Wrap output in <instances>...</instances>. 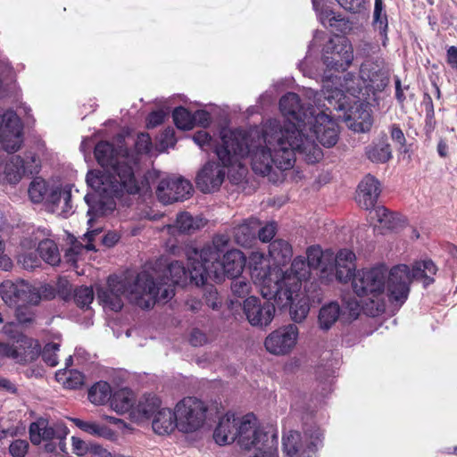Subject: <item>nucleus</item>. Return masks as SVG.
Masks as SVG:
<instances>
[{"label":"nucleus","instance_id":"f257e3e1","mask_svg":"<svg viewBox=\"0 0 457 457\" xmlns=\"http://www.w3.org/2000/svg\"><path fill=\"white\" fill-rule=\"evenodd\" d=\"M282 139L283 135L275 121L248 133L223 129L220 144L215 147L222 166L214 162L204 164L197 173L196 187L204 193L218 190L225 179V167L237 166L244 170L241 162L246 157L250 158L252 169L257 174L269 175L274 167L287 170L292 164L293 148Z\"/></svg>","mask_w":457,"mask_h":457},{"label":"nucleus","instance_id":"f03ea898","mask_svg":"<svg viewBox=\"0 0 457 457\" xmlns=\"http://www.w3.org/2000/svg\"><path fill=\"white\" fill-rule=\"evenodd\" d=\"M95 156L103 170L89 171L87 175V185L95 190V194L84 197L88 205L90 228L95 218L105 216L115 209V197L124 193L137 194L142 189L134 171L137 158L126 149H116L109 142L102 141L95 147Z\"/></svg>","mask_w":457,"mask_h":457},{"label":"nucleus","instance_id":"7ed1b4c3","mask_svg":"<svg viewBox=\"0 0 457 457\" xmlns=\"http://www.w3.org/2000/svg\"><path fill=\"white\" fill-rule=\"evenodd\" d=\"M305 96L317 105V112H311V120L302 129L296 128L295 124H289L282 127L280 121L276 119H270L262 125H266L271 121L278 124L281 134L283 135V143L288 145L293 149L292 164L287 169L293 167L295 160V153L303 154L307 162L314 163L318 162L322 152L319 145L315 143V138L324 146L331 147L337 142L338 127L334 119L331 118V111L328 104L321 100V95L319 92L308 88Z\"/></svg>","mask_w":457,"mask_h":457},{"label":"nucleus","instance_id":"20e7f679","mask_svg":"<svg viewBox=\"0 0 457 457\" xmlns=\"http://www.w3.org/2000/svg\"><path fill=\"white\" fill-rule=\"evenodd\" d=\"M411 277L405 264L394 266L390 270L384 265L358 270L353 278V292L361 297H367L375 304L370 314L376 316L385 310L382 297L386 295L395 306H402L410 293Z\"/></svg>","mask_w":457,"mask_h":457},{"label":"nucleus","instance_id":"39448f33","mask_svg":"<svg viewBox=\"0 0 457 457\" xmlns=\"http://www.w3.org/2000/svg\"><path fill=\"white\" fill-rule=\"evenodd\" d=\"M229 241L228 235L218 234L201 250L195 247L187 250L193 268L191 278L196 286L204 285L209 278L221 281L225 275L236 278L241 274L245 264V256L239 250H228Z\"/></svg>","mask_w":457,"mask_h":457},{"label":"nucleus","instance_id":"423d86ee","mask_svg":"<svg viewBox=\"0 0 457 457\" xmlns=\"http://www.w3.org/2000/svg\"><path fill=\"white\" fill-rule=\"evenodd\" d=\"M213 438L220 445L237 441L242 449L249 453L248 457H272L275 428L272 426H258L252 413L242 418L227 413L220 420Z\"/></svg>","mask_w":457,"mask_h":457},{"label":"nucleus","instance_id":"0eeeda50","mask_svg":"<svg viewBox=\"0 0 457 457\" xmlns=\"http://www.w3.org/2000/svg\"><path fill=\"white\" fill-rule=\"evenodd\" d=\"M172 294L171 288L168 287L159 295L158 292H155L151 276L146 272H141L137 276L112 275L108 278L107 285L97 292L103 306L114 312L121 310L125 298L142 309H149L157 303L158 298L167 299Z\"/></svg>","mask_w":457,"mask_h":457},{"label":"nucleus","instance_id":"6e6552de","mask_svg":"<svg viewBox=\"0 0 457 457\" xmlns=\"http://www.w3.org/2000/svg\"><path fill=\"white\" fill-rule=\"evenodd\" d=\"M252 276L259 284L262 296H277L286 304L302 288L303 282L311 277V268L303 257L298 256L285 272L278 268L255 265Z\"/></svg>","mask_w":457,"mask_h":457},{"label":"nucleus","instance_id":"1a4fd4ad","mask_svg":"<svg viewBox=\"0 0 457 457\" xmlns=\"http://www.w3.org/2000/svg\"><path fill=\"white\" fill-rule=\"evenodd\" d=\"M321 100L329 104V108L340 111L345 106V92L352 96L359 94L366 84L361 78L356 77L351 72L345 73L343 78L335 74H327L322 79Z\"/></svg>","mask_w":457,"mask_h":457},{"label":"nucleus","instance_id":"9d476101","mask_svg":"<svg viewBox=\"0 0 457 457\" xmlns=\"http://www.w3.org/2000/svg\"><path fill=\"white\" fill-rule=\"evenodd\" d=\"M28 194L30 201L34 204L45 202L52 212H58L67 215L72 206L71 204V192L70 189H62L58 186L50 187L45 179L40 177L35 178L29 184Z\"/></svg>","mask_w":457,"mask_h":457},{"label":"nucleus","instance_id":"9b49d317","mask_svg":"<svg viewBox=\"0 0 457 457\" xmlns=\"http://www.w3.org/2000/svg\"><path fill=\"white\" fill-rule=\"evenodd\" d=\"M68 429L61 424H50L45 419H39L29 426V436L33 445L45 442L48 453H67L65 438Z\"/></svg>","mask_w":457,"mask_h":457},{"label":"nucleus","instance_id":"f8f14e48","mask_svg":"<svg viewBox=\"0 0 457 457\" xmlns=\"http://www.w3.org/2000/svg\"><path fill=\"white\" fill-rule=\"evenodd\" d=\"M177 428L182 433H193L200 429L206 420L207 406L195 397H185L175 406Z\"/></svg>","mask_w":457,"mask_h":457},{"label":"nucleus","instance_id":"ddd939ff","mask_svg":"<svg viewBox=\"0 0 457 457\" xmlns=\"http://www.w3.org/2000/svg\"><path fill=\"white\" fill-rule=\"evenodd\" d=\"M40 160L36 154L28 152L23 156L12 155L0 162V183L16 185L25 175L37 173Z\"/></svg>","mask_w":457,"mask_h":457},{"label":"nucleus","instance_id":"4468645a","mask_svg":"<svg viewBox=\"0 0 457 457\" xmlns=\"http://www.w3.org/2000/svg\"><path fill=\"white\" fill-rule=\"evenodd\" d=\"M306 443H303L298 431L289 430L282 437L283 452L287 457H312L321 445L322 433L313 427L305 433Z\"/></svg>","mask_w":457,"mask_h":457},{"label":"nucleus","instance_id":"2eb2a0df","mask_svg":"<svg viewBox=\"0 0 457 457\" xmlns=\"http://www.w3.org/2000/svg\"><path fill=\"white\" fill-rule=\"evenodd\" d=\"M324 75L346 71L353 61V48L347 38L330 39L323 49Z\"/></svg>","mask_w":457,"mask_h":457},{"label":"nucleus","instance_id":"dca6fc26","mask_svg":"<svg viewBox=\"0 0 457 457\" xmlns=\"http://www.w3.org/2000/svg\"><path fill=\"white\" fill-rule=\"evenodd\" d=\"M0 294L4 302L11 307L37 305L41 300L37 289L23 280L3 281L0 285Z\"/></svg>","mask_w":457,"mask_h":457},{"label":"nucleus","instance_id":"f3484780","mask_svg":"<svg viewBox=\"0 0 457 457\" xmlns=\"http://www.w3.org/2000/svg\"><path fill=\"white\" fill-rule=\"evenodd\" d=\"M39 352L38 344L23 335H20L12 342H0V355L11 358L19 363L33 361Z\"/></svg>","mask_w":457,"mask_h":457},{"label":"nucleus","instance_id":"a211bd4d","mask_svg":"<svg viewBox=\"0 0 457 457\" xmlns=\"http://www.w3.org/2000/svg\"><path fill=\"white\" fill-rule=\"evenodd\" d=\"M0 142L6 152L18 151L22 144L21 124L18 115L12 111L0 108Z\"/></svg>","mask_w":457,"mask_h":457},{"label":"nucleus","instance_id":"6ab92c4d","mask_svg":"<svg viewBox=\"0 0 457 457\" xmlns=\"http://www.w3.org/2000/svg\"><path fill=\"white\" fill-rule=\"evenodd\" d=\"M299 329L295 324H288L272 331L264 341L266 350L275 355L289 353L296 345Z\"/></svg>","mask_w":457,"mask_h":457},{"label":"nucleus","instance_id":"aec40b11","mask_svg":"<svg viewBox=\"0 0 457 457\" xmlns=\"http://www.w3.org/2000/svg\"><path fill=\"white\" fill-rule=\"evenodd\" d=\"M305 108L301 103V100L297 94L289 92L283 96L279 101V108L282 114L287 117L290 121H296L297 125L293 122L289 124H295L296 128L302 129L305 124L308 123V120H311V112H317V105ZM286 126V124L282 125Z\"/></svg>","mask_w":457,"mask_h":457},{"label":"nucleus","instance_id":"412c9836","mask_svg":"<svg viewBox=\"0 0 457 457\" xmlns=\"http://www.w3.org/2000/svg\"><path fill=\"white\" fill-rule=\"evenodd\" d=\"M243 312L253 327H266L272 321L275 305L269 301H262L255 296L246 298L243 303Z\"/></svg>","mask_w":457,"mask_h":457},{"label":"nucleus","instance_id":"4be33fe9","mask_svg":"<svg viewBox=\"0 0 457 457\" xmlns=\"http://www.w3.org/2000/svg\"><path fill=\"white\" fill-rule=\"evenodd\" d=\"M192 191L193 187L188 180L183 178H166L159 182L156 195L160 202L170 204L187 199Z\"/></svg>","mask_w":457,"mask_h":457},{"label":"nucleus","instance_id":"5701e85b","mask_svg":"<svg viewBox=\"0 0 457 457\" xmlns=\"http://www.w3.org/2000/svg\"><path fill=\"white\" fill-rule=\"evenodd\" d=\"M189 247L190 246L187 247L186 251ZM186 256H187V255L186 254ZM187 265H188L187 269H186L184 267V265L182 264V262H180L179 261L172 262L169 264L168 269H167V273H169L170 278H167V281H163V279H161V281L156 283L151 277L153 284L154 285L155 292H158L159 295H161L162 293L163 292V290L168 287L171 288L172 293H173L172 295L167 299L158 298L157 302H159V301L167 302L168 300L171 299L175 294L174 293V286L175 285L184 287L187 284L188 281L195 284V281L194 279H192V278H191V270L193 269L192 265L189 262L188 257H187Z\"/></svg>","mask_w":457,"mask_h":457},{"label":"nucleus","instance_id":"b1692460","mask_svg":"<svg viewBox=\"0 0 457 457\" xmlns=\"http://www.w3.org/2000/svg\"><path fill=\"white\" fill-rule=\"evenodd\" d=\"M360 77L366 84V87L374 91H382L388 83L387 71L383 68L382 62L379 60H365L360 68Z\"/></svg>","mask_w":457,"mask_h":457},{"label":"nucleus","instance_id":"393cba45","mask_svg":"<svg viewBox=\"0 0 457 457\" xmlns=\"http://www.w3.org/2000/svg\"><path fill=\"white\" fill-rule=\"evenodd\" d=\"M307 263L311 270H319L320 278L329 282L334 277V254L329 251L323 252L319 246H310L306 252Z\"/></svg>","mask_w":457,"mask_h":457},{"label":"nucleus","instance_id":"a878e982","mask_svg":"<svg viewBox=\"0 0 457 457\" xmlns=\"http://www.w3.org/2000/svg\"><path fill=\"white\" fill-rule=\"evenodd\" d=\"M379 194V181L375 177L368 174L359 183L355 200L362 209L370 210L375 206Z\"/></svg>","mask_w":457,"mask_h":457},{"label":"nucleus","instance_id":"bb28decb","mask_svg":"<svg viewBox=\"0 0 457 457\" xmlns=\"http://www.w3.org/2000/svg\"><path fill=\"white\" fill-rule=\"evenodd\" d=\"M267 300H274L275 303L280 308L289 307L291 319L297 323L303 322L310 312V296L306 292L298 291L294 294L288 303L283 304L277 296H263Z\"/></svg>","mask_w":457,"mask_h":457},{"label":"nucleus","instance_id":"cd10ccee","mask_svg":"<svg viewBox=\"0 0 457 457\" xmlns=\"http://www.w3.org/2000/svg\"><path fill=\"white\" fill-rule=\"evenodd\" d=\"M355 259L354 253L348 249H342L334 256V276L339 282L346 283L353 279L356 273Z\"/></svg>","mask_w":457,"mask_h":457},{"label":"nucleus","instance_id":"c85d7f7f","mask_svg":"<svg viewBox=\"0 0 457 457\" xmlns=\"http://www.w3.org/2000/svg\"><path fill=\"white\" fill-rule=\"evenodd\" d=\"M160 398L154 395H143L130 412L136 422H143L152 418L162 407Z\"/></svg>","mask_w":457,"mask_h":457},{"label":"nucleus","instance_id":"c756f323","mask_svg":"<svg viewBox=\"0 0 457 457\" xmlns=\"http://www.w3.org/2000/svg\"><path fill=\"white\" fill-rule=\"evenodd\" d=\"M259 226L260 221L255 218L244 220L233 228L235 242L243 247L250 246L255 239Z\"/></svg>","mask_w":457,"mask_h":457},{"label":"nucleus","instance_id":"7c9ffc66","mask_svg":"<svg viewBox=\"0 0 457 457\" xmlns=\"http://www.w3.org/2000/svg\"><path fill=\"white\" fill-rule=\"evenodd\" d=\"M152 418L153 430L158 435H168L177 428L175 410L161 407Z\"/></svg>","mask_w":457,"mask_h":457},{"label":"nucleus","instance_id":"2f4dec72","mask_svg":"<svg viewBox=\"0 0 457 457\" xmlns=\"http://www.w3.org/2000/svg\"><path fill=\"white\" fill-rule=\"evenodd\" d=\"M205 225V220L200 217H194L188 212H182L178 215L174 225L166 227L167 232L175 235L178 230L181 233H193Z\"/></svg>","mask_w":457,"mask_h":457},{"label":"nucleus","instance_id":"473e14b6","mask_svg":"<svg viewBox=\"0 0 457 457\" xmlns=\"http://www.w3.org/2000/svg\"><path fill=\"white\" fill-rule=\"evenodd\" d=\"M341 315H345V312L337 302H330L323 305L318 316L319 327L323 330L329 329Z\"/></svg>","mask_w":457,"mask_h":457},{"label":"nucleus","instance_id":"72a5a7b5","mask_svg":"<svg viewBox=\"0 0 457 457\" xmlns=\"http://www.w3.org/2000/svg\"><path fill=\"white\" fill-rule=\"evenodd\" d=\"M292 254L293 250L291 245L283 239H276L269 245V255L276 266L283 265L291 259Z\"/></svg>","mask_w":457,"mask_h":457},{"label":"nucleus","instance_id":"f704fd0d","mask_svg":"<svg viewBox=\"0 0 457 457\" xmlns=\"http://www.w3.org/2000/svg\"><path fill=\"white\" fill-rule=\"evenodd\" d=\"M436 270V266L431 260L417 262L413 265L411 271L409 270L411 281L412 279L424 278V286L428 287L434 282L431 276L435 275Z\"/></svg>","mask_w":457,"mask_h":457},{"label":"nucleus","instance_id":"c9c22d12","mask_svg":"<svg viewBox=\"0 0 457 457\" xmlns=\"http://www.w3.org/2000/svg\"><path fill=\"white\" fill-rule=\"evenodd\" d=\"M372 221H376L381 227L394 229L400 224V218L397 214L390 212L384 206H378L370 212Z\"/></svg>","mask_w":457,"mask_h":457},{"label":"nucleus","instance_id":"e433bc0d","mask_svg":"<svg viewBox=\"0 0 457 457\" xmlns=\"http://www.w3.org/2000/svg\"><path fill=\"white\" fill-rule=\"evenodd\" d=\"M71 421L79 429L96 436L111 439L113 437V431L106 426L100 425L96 422L84 421L78 418L71 419Z\"/></svg>","mask_w":457,"mask_h":457},{"label":"nucleus","instance_id":"4c0bfd02","mask_svg":"<svg viewBox=\"0 0 457 457\" xmlns=\"http://www.w3.org/2000/svg\"><path fill=\"white\" fill-rule=\"evenodd\" d=\"M352 119L353 122L350 127L356 132H366L372 125L371 114L367 105L361 104L360 108L353 112Z\"/></svg>","mask_w":457,"mask_h":457},{"label":"nucleus","instance_id":"58836bf2","mask_svg":"<svg viewBox=\"0 0 457 457\" xmlns=\"http://www.w3.org/2000/svg\"><path fill=\"white\" fill-rule=\"evenodd\" d=\"M366 154L374 162H386L392 157L390 145L384 139L368 146Z\"/></svg>","mask_w":457,"mask_h":457},{"label":"nucleus","instance_id":"ea45409f","mask_svg":"<svg viewBox=\"0 0 457 457\" xmlns=\"http://www.w3.org/2000/svg\"><path fill=\"white\" fill-rule=\"evenodd\" d=\"M112 396V389L106 382H97L88 390V399L95 405L106 403Z\"/></svg>","mask_w":457,"mask_h":457},{"label":"nucleus","instance_id":"a19ab883","mask_svg":"<svg viewBox=\"0 0 457 457\" xmlns=\"http://www.w3.org/2000/svg\"><path fill=\"white\" fill-rule=\"evenodd\" d=\"M38 253L41 258L50 265H57L60 261V253L57 245L53 240L45 239L38 244Z\"/></svg>","mask_w":457,"mask_h":457},{"label":"nucleus","instance_id":"79ce46f5","mask_svg":"<svg viewBox=\"0 0 457 457\" xmlns=\"http://www.w3.org/2000/svg\"><path fill=\"white\" fill-rule=\"evenodd\" d=\"M111 406L119 413L131 411L134 408L132 393L128 390L116 392L111 401Z\"/></svg>","mask_w":457,"mask_h":457},{"label":"nucleus","instance_id":"37998d69","mask_svg":"<svg viewBox=\"0 0 457 457\" xmlns=\"http://www.w3.org/2000/svg\"><path fill=\"white\" fill-rule=\"evenodd\" d=\"M387 17L382 11V1L375 0V8L373 14V27L376 31H378L382 37L383 45H386L387 39Z\"/></svg>","mask_w":457,"mask_h":457},{"label":"nucleus","instance_id":"c03bdc74","mask_svg":"<svg viewBox=\"0 0 457 457\" xmlns=\"http://www.w3.org/2000/svg\"><path fill=\"white\" fill-rule=\"evenodd\" d=\"M58 380H63L64 386L71 389L79 388L84 384V376L78 370H68L56 374Z\"/></svg>","mask_w":457,"mask_h":457},{"label":"nucleus","instance_id":"a18cd8bd","mask_svg":"<svg viewBox=\"0 0 457 457\" xmlns=\"http://www.w3.org/2000/svg\"><path fill=\"white\" fill-rule=\"evenodd\" d=\"M172 117L178 129L183 130L192 129V114L184 107H177L173 111Z\"/></svg>","mask_w":457,"mask_h":457},{"label":"nucleus","instance_id":"49530a36","mask_svg":"<svg viewBox=\"0 0 457 457\" xmlns=\"http://www.w3.org/2000/svg\"><path fill=\"white\" fill-rule=\"evenodd\" d=\"M320 21L324 26L337 27V30L345 33L349 29L347 22L340 16H336L332 12H326L320 16Z\"/></svg>","mask_w":457,"mask_h":457},{"label":"nucleus","instance_id":"de8ad7c7","mask_svg":"<svg viewBox=\"0 0 457 457\" xmlns=\"http://www.w3.org/2000/svg\"><path fill=\"white\" fill-rule=\"evenodd\" d=\"M94 300L93 289L89 287H80L74 291V301L80 308L88 307Z\"/></svg>","mask_w":457,"mask_h":457},{"label":"nucleus","instance_id":"09e8293b","mask_svg":"<svg viewBox=\"0 0 457 457\" xmlns=\"http://www.w3.org/2000/svg\"><path fill=\"white\" fill-rule=\"evenodd\" d=\"M59 346L57 343H49L45 345L42 351V358L47 365L51 367L57 365L58 360L56 353L59 351Z\"/></svg>","mask_w":457,"mask_h":457},{"label":"nucleus","instance_id":"8fccbe9b","mask_svg":"<svg viewBox=\"0 0 457 457\" xmlns=\"http://www.w3.org/2000/svg\"><path fill=\"white\" fill-rule=\"evenodd\" d=\"M251 284L245 278H237L231 282V291L238 297H244L250 293Z\"/></svg>","mask_w":457,"mask_h":457},{"label":"nucleus","instance_id":"3c124183","mask_svg":"<svg viewBox=\"0 0 457 457\" xmlns=\"http://www.w3.org/2000/svg\"><path fill=\"white\" fill-rule=\"evenodd\" d=\"M378 50L379 47L378 45L367 41H362L357 46L356 54L357 57L366 58L367 60L371 59L370 57L376 54Z\"/></svg>","mask_w":457,"mask_h":457},{"label":"nucleus","instance_id":"603ef678","mask_svg":"<svg viewBox=\"0 0 457 457\" xmlns=\"http://www.w3.org/2000/svg\"><path fill=\"white\" fill-rule=\"evenodd\" d=\"M345 314L347 312L348 319L354 320L358 317L361 312L360 303L354 298H345L344 299V309Z\"/></svg>","mask_w":457,"mask_h":457},{"label":"nucleus","instance_id":"864d4df0","mask_svg":"<svg viewBox=\"0 0 457 457\" xmlns=\"http://www.w3.org/2000/svg\"><path fill=\"white\" fill-rule=\"evenodd\" d=\"M204 301L206 304L213 310H218L222 304L221 297L219 295L218 291L212 287L206 289Z\"/></svg>","mask_w":457,"mask_h":457},{"label":"nucleus","instance_id":"5fc2aeb1","mask_svg":"<svg viewBox=\"0 0 457 457\" xmlns=\"http://www.w3.org/2000/svg\"><path fill=\"white\" fill-rule=\"evenodd\" d=\"M29 444L26 440L17 439L9 446L12 457H24L28 452Z\"/></svg>","mask_w":457,"mask_h":457},{"label":"nucleus","instance_id":"6e6d98bb","mask_svg":"<svg viewBox=\"0 0 457 457\" xmlns=\"http://www.w3.org/2000/svg\"><path fill=\"white\" fill-rule=\"evenodd\" d=\"M72 451L79 456L87 455L90 451L92 442H86L80 438L72 436Z\"/></svg>","mask_w":457,"mask_h":457},{"label":"nucleus","instance_id":"4d7b16f0","mask_svg":"<svg viewBox=\"0 0 457 457\" xmlns=\"http://www.w3.org/2000/svg\"><path fill=\"white\" fill-rule=\"evenodd\" d=\"M29 304L14 307L16 309V317L20 323L29 324L34 320V313L28 307Z\"/></svg>","mask_w":457,"mask_h":457},{"label":"nucleus","instance_id":"13d9d810","mask_svg":"<svg viewBox=\"0 0 457 457\" xmlns=\"http://www.w3.org/2000/svg\"><path fill=\"white\" fill-rule=\"evenodd\" d=\"M277 231V224L275 222L267 223L264 227L258 228L257 234L259 239L262 242L270 241Z\"/></svg>","mask_w":457,"mask_h":457},{"label":"nucleus","instance_id":"bf43d9fd","mask_svg":"<svg viewBox=\"0 0 457 457\" xmlns=\"http://www.w3.org/2000/svg\"><path fill=\"white\" fill-rule=\"evenodd\" d=\"M151 139L148 134L141 133L137 136L135 145L139 154H146L151 150Z\"/></svg>","mask_w":457,"mask_h":457},{"label":"nucleus","instance_id":"052dcab7","mask_svg":"<svg viewBox=\"0 0 457 457\" xmlns=\"http://www.w3.org/2000/svg\"><path fill=\"white\" fill-rule=\"evenodd\" d=\"M193 140L204 150H207L205 148L206 146L212 145V140L211 136L204 130H199L195 132V135L193 136Z\"/></svg>","mask_w":457,"mask_h":457},{"label":"nucleus","instance_id":"680f3d73","mask_svg":"<svg viewBox=\"0 0 457 457\" xmlns=\"http://www.w3.org/2000/svg\"><path fill=\"white\" fill-rule=\"evenodd\" d=\"M192 128L195 124H198L204 128H206L211 121L210 113L204 110L196 111L194 114H192Z\"/></svg>","mask_w":457,"mask_h":457},{"label":"nucleus","instance_id":"e2e57ef3","mask_svg":"<svg viewBox=\"0 0 457 457\" xmlns=\"http://www.w3.org/2000/svg\"><path fill=\"white\" fill-rule=\"evenodd\" d=\"M337 3L345 10L357 12L364 4L365 0H337Z\"/></svg>","mask_w":457,"mask_h":457},{"label":"nucleus","instance_id":"0e129e2a","mask_svg":"<svg viewBox=\"0 0 457 457\" xmlns=\"http://www.w3.org/2000/svg\"><path fill=\"white\" fill-rule=\"evenodd\" d=\"M165 112L163 111H155L151 112L147 117V127L155 128L162 124L165 118Z\"/></svg>","mask_w":457,"mask_h":457},{"label":"nucleus","instance_id":"69168bd1","mask_svg":"<svg viewBox=\"0 0 457 457\" xmlns=\"http://www.w3.org/2000/svg\"><path fill=\"white\" fill-rule=\"evenodd\" d=\"M190 344L194 346L203 345L207 341V337L204 333L199 329H193L189 338Z\"/></svg>","mask_w":457,"mask_h":457},{"label":"nucleus","instance_id":"338daca9","mask_svg":"<svg viewBox=\"0 0 457 457\" xmlns=\"http://www.w3.org/2000/svg\"><path fill=\"white\" fill-rule=\"evenodd\" d=\"M390 134L392 140L399 144L401 146H403L405 145V137L403 135V130L400 129L398 125H392Z\"/></svg>","mask_w":457,"mask_h":457},{"label":"nucleus","instance_id":"774afa93","mask_svg":"<svg viewBox=\"0 0 457 457\" xmlns=\"http://www.w3.org/2000/svg\"><path fill=\"white\" fill-rule=\"evenodd\" d=\"M91 457H112L111 453L103 448L100 445L92 442L88 454Z\"/></svg>","mask_w":457,"mask_h":457}]
</instances>
